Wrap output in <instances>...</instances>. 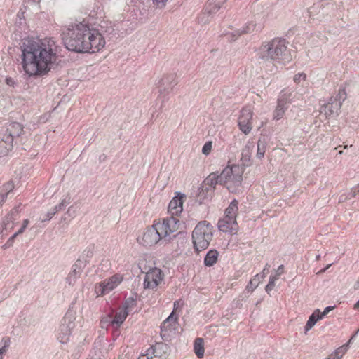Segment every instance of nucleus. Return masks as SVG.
<instances>
[{
  "instance_id": "obj_34",
  "label": "nucleus",
  "mask_w": 359,
  "mask_h": 359,
  "mask_svg": "<svg viewBox=\"0 0 359 359\" xmlns=\"http://www.w3.org/2000/svg\"><path fill=\"white\" fill-rule=\"evenodd\" d=\"M278 279V276H270L269 283L266 286V291L267 292H269L270 291H271L273 289V287L275 286V283Z\"/></svg>"
},
{
  "instance_id": "obj_53",
  "label": "nucleus",
  "mask_w": 359,
  "mask_h": 359,
  "mask_svg": "<svg viewBox=\"0 0 359 359\" xmlns=\"http://www.w3.org/2000/svg\"><path fill=\"white\" fill-rule=\"evenodd\" d=\"M343 154V151H339V154Z\"/></svg>"
},
{
  "instance_id": "obj_42",
  "label": "nucleus",
  "mask_w": 359,
  "mask_h": 359,
  "mask_svg": "<svg viewBox=\"0 0 359 359\" xmlns=\"http://www.w3.org/2000/svg\"><path fill=\"white\" fill-rule=\"evenodd\" d=\"M334 309V306H327L326 307L323 312L320 311V315L322 316L323 318L330 311Z\"/></svg>"
},
{
  "instance_id": "obj_32",
  "label": "nucleus",
  "mask_w": 359,
  "mask_h": 359,
  "mask_svg": "<svg viewBox=\"0 0 359 359\" xmlns=\"http://www.w3.org/2000/svg\"><path fill=\"white\" fill-rule=\"evenodd\" d=\"M264 276L263 275H259V274H257L254 278H252L250 281V287L252 290H254L255 288H256L258 285L259 284V283L262 281V280L263 279Z\"/></svg>"
},
{
  "instance_id": "obj_40",
  "label": "nucleus",
  "mask_w": 359,
  "mask_h": 359,
  "mask_svg": "<svg viewBox=\"0 0 359 359\" xmlns=\"http://www.w3.org/2000/svg\"><path fill=\"white\" fill-rule=\"evenodd\" d=\"M91 354L90 359H101L100 350H95Z\"/></svg>"
},
{
  "instance_id": "obj_47",
  "label": "nucleus",
  "mask_w": 359,
  "mask_h": 359,
  "mask_svg": "<svg viewBox=\"0 0 359 359\" xmlns=\"http://www.w3.org/2000/svg\"><path fill=\"white\" fill-rule=\"evenodd\" d=\"M167 1L168 0H154V1H155L157 6L159 7L164 6Z\"/></svg>"
},
{
  "instance_id": "obj_52",
  "label": "nucleus",
  "mask_w": 359,
  "mask_h": 359,
  "mask_svg": "<svg viewBox=\"0 0 359 359\" xmlns=\"http://www.w3.org/2000/svg\"><path fill=\"white\" fill-rule=\"evenodd\" d=\"M178 305H179V302H175L174 304V306L177 307V306H178Z\"/></svg>"
},
{
  "instance_id": "obj_21",
  "label": "nucleus",
  "mask_w": 359,
  "mask_h": 359,
  "mask_svg": "<svg viewBox=\"0 0 359 359\" xmlns=\"http://www.w3.org/2000/svg\"><path fill=\"white\" fill-rule=\"evenodd\" d=\"M352 338L348 341L346 344H344L338 348H337L332 353H331L327 359H341L345 355V353L348 351V345L351 341Z\"/></svg>"
},
{
  "instance_id": "obj_37",
  "label": "nucleus",
  "mask_w": 359,
  "mask_h": 359,
  "mask_svg": "<svg viewBox=\"0 0 359 359\" xmlns=\"http://www.w3.org/2000/svg\"><path fill=\"white\" fill-rule=\"evenodd\" d=\"M346 91L345 88H339L336 99L339 101H344L346 98Z\"/></svg>"
},
{
  "instance_id": "obj_10",
  "label": "nucleus",
  "mask_w": 359,
  "mask_h": 359,
  "mask_svg": "<svg viewBox=\"0 0 359 359\" xmlns=\"http://www.w3.org/2000/svg\"><path fill=\"white\" fill-rule=\"evenodd\" d=\"M164 278L163 271L158 268L150 269L144 276V288L149 290H156L162 283Z\"/></svg>"
},
{
  "instance_id": "obj_11",
  "label": "nucleus",
  "mask_w": 359,
  "mask_h": 359,
  "mask_svg": "<svg viewBox=\"0 0 359 359\" xmlns=\"http://www.w3.org/2000/svg\"><path fill=\"white\" fill-rule=\"evenodd\" d=\"M147 353L155 359H163L168 355L169 347L166 344L162 342L156 343L147 350Z\"/></svg>"
},
{
  "instance_id": "obj_12",
  "label": "nucleus",
  "mask_w": 359,
  "mask_h": 359,
  "mask_svg": "<svg viewBox=\"0 0 359 359\" xmlns=\"http://www.w3.org/2000/svg\"><path fill=\"white\" fill-rule=\"evenodd\" d=\"M184 195L174 197L170 202L168 205V212L170 214V217L176 218L179 214L182 213L183 210V198Z\"/></svg>"
},
{
  "instance_id": "obj_38",
  "label": "nucleus",
  "mask_w": 359,
  "mask_h": 359,
  "mask_svg": "<svg viewBox=\"0 0 359 359\" xmlns=\"http://www.w3.org/2000/svg\"><path fill=\"white\" fill-rule=\"evenodd\" d=\"M212 149V142H207L202 148V152L205 155H208Z\"/></svg>"
},
{
  "instance_id": "obj_25",
  "label": "nucleus",
  "mask_w": 359,
  "mask_h": 359,
  "mask_svg": "<svg viewBox=\"0 0 359 359\" xmlns=\"http://www.w3.org/2000/svg\"><path fill=\"white\" fill-rule=\"evenodd\" d=\"M204 183L205 185L215 188L216 184H220V175H218L215 172L210 174L205 180Z\"/></svg>"
},
{
  "instance_id": "obj_29",
  "label": "nucleus",
  "mask_w": 359,
  "mask_h": 359,
  "mask_svg": "<svg viewBox=\"0 0 359 359\" xmlns=\"http://www.w3.org/2000/svg\"><path fill=\"white\" fill-rule=\"evenodd\" d=\"M241 116L238 118V126L240 130L245 134H247V119L244 115V110L241 111Z\"/></svg>"
},
{
  "instance_id": "obj_33",
  "label": "nucleus",
  "mask_w": 359,
  "mask_h": 359,
  "mask_svg": "<svg viewBox=\"0 0 359 359\" xmlns=\"http://www.w3.org/2000/svg\"><path fill=\"white\" fill-rule=\"evenodd\" d=\"M113 319L111 316L103 317L100 320V326L102 328L107 329L110 325H112Z\"/></svg>"
},
{
  "instance_id": "obj_2",
  "label": "nucleus",
  "mask_w": 359,
  "mask_h": 359,
  "mask_svg": "<svg viewBox=\"0 0 359 359\" xmlns=\"http://www.w3.org/2000/svg\"><path fill=\"white\" fill-rule=\"evenodd\" d=\"M62 40L66 48L77 53H95L105 45V40L95 29L79 23L69 27L63 33Z\"/></svg>"
},
{
  "instance_id": "obj_20",
  "label": "nucleus",
  "mask_w": 359,
  "mask_h": 359,
  "mask_svg": "<svg viewBox=\"0 0 359 359\" xmlns=\"http://www.w3.org/2000/svg\"><path fill=\"white\" fill-rule=\"evenodd\" d=\"M219 252L216 250H210L204 259V264L206 266H213L217 261Z\"/></svg>"
},
{
  "instance_id": "obj_1",
  "label": "nucleus",
  "mask_w": 359,
  "mask_h": 359,
  "mask_svg": "<svg viewBox=\"0 0 359 359\" xmlns=\"http://www.w3.org/2000/svg\"><path fill=\"white\" fill-rule=\"evenodd\" d=\"M52 39H25L21 46L22 65L29 76H43L55 65L57 56Z\"/></svg>"
},
{
  "instance_id": "obj_41",
  "label": "nucleus",
  "mask_w": 359,
  "mask_h": 359,
  "mask_svg": "<svg viewBox=\"0 0 359 359\" xmlns=\"http://www.w3.org/2000/svg\"><path fill=\"white\" fill-rule=\"evenodd\" d=\"M351 194L352 197H355L358 194H359V184H356L351 189Z\"/></svg>"
},
{
  "instance_id": "obj_27",
  "label": "nucleus",
  "mask_w": 359,
  "mask_h": 359,
  "mask_svg": "<svg viewBox=\"0 0 359 359\" xmlns=\"http://www.w3.org/2000/svg\"><path fill=\"white\" fill-rule=\"evenodd\" d=\"M63 205V202H62L59 205H55V207L50 209L46 214L45 217L41 219V222H43L50 220L53 217V215H55L57 213V211L62 209Z\"/></svg>"
},
{
  "instance_id": "obj_35",
  "label": "nucleus",
  "mask_w": 359,
  "mask_h": 359,
  "mask_svg": "<svg viewBox=\"0 0 359 359\" xmlns=\"http://www.w3.org/2000/svg\"><path fill=\"white\" fill-rule=\"evenodd\" d=\"M306 74L304 72L297 73L294 76L293 80L296 83H299L301 81L306 80Z\"/></svg>"
},
{
  "instance_id": "obj_22",
  "label": "nucleus",
  "mask_w": 359,
  "mask_h": 359,
  "mask_svg": "<svg viewBox=\"0 0 359 359\" xmlns=\"http://www.w3.org/2000/svg\"><path fill=\"white\" fill-rule=\"evenodd\" d=\"M287 109V106H285L283 104L277 102V105L273 111V120L278 121L283 118Z\"/></svg>"
},
{
  "instance_id": "obj_17",
  "label": "nucleus",
  "mask_w": 359,
  "mask_h": 359,
  "mask_svg": "<svg viewBox=\"0 0 359 359\" xmlns=\"http://www.w3.org/2000/svg\"><path fill=\"white\" fill-rule=\"evenodd\" d=\"M226 0H208L205 6V9L212 15L215 14L221 8Z\"/></svg>"
},
{
  "instance_id": "obj_3",
  "label": "nucleus",
  "mask_w": 359,
  "mask_h": 359,
  "mask_svg": "<svg viewBox=\"0 0 359 359\" xmlns=\"http://www.w3.org/2000/svg\"><path fill=\"white\" fill-rule=\"evenodd\" d=\"M257 55L275 65H285L292 60L291 50L287 48L286 39L280 37L263 42L257 50Z\"/></svg>"
},
{
  "instance_id": "obj_30",
  "label": "nucleus",
  "mask_w": 359,
  "mask_h": 359,
  "mask_svg": "<svg viewBox=\"0 0 359 359\" xmlns=\"http://www.w3.org/2000/svg\"><path fill=\"white\" fill-rule=\"evenodd\" d=\"M13 229V223H9L6 221H2L0 224V238H2L4 235V231H8Z\"/></svg>"
},
{
  "instance_id": "obj_50",
  "label": "nucleus",
  "mask_w": 359,
  "mask_h": 359,
  "mask_svg": "<svg viewBox=\"0 0 359 359\" xmlns=\"http://www.w3.org/2000/svg\"><path fill=\"white\" fill-rule=\"evenodd\" d=\"M353 309L359 311V300L354 304Z\"/></svg>"
},
{
  "instance_id": "obj_43",
  "label": "nucleus",
  "mask_w": 359,
  "mask_h": 359,
  "mask_svg": "<svg viewBox=\"0 0 359 359\" xmlns=\"http://www.w3.org/2000/svg\"><path fill=\"white\" fill-rule=\"evenodd\" d=\"M284 273V266L283 265H280L278 266L277 271H276V274L274 276H278V278H279V276L280 275H282L283 273Z\"/></svg>"
},
{
  "instance_id": "obj_19",
  "label": "nucleus",
  "mask_w": 359,
  "mask_h": 359,
  "mask_svg": "<svg viewBox=\"0 0 359 359\" xmlns=\"http://www.w3.org/2000/svg\"><path fill=\"white\" fill-rule=\"evenodd\" d=\"M321 319H323V318L322 316L320 315V310L316 309L309 316V320L304 327L305 332L309 331L315 325V324Z\"/></svg>"
},
{
  "instance_id": "obj_23",
  "label": "nucleus",
  "mask_w": 359,
  "mask_h": 359,
  "mask_svg": "<svg viewBox=\"0 0 359 359\" xmlns=\"http://www.w3.org/2000/svg\"><path fill=\"white\" fill-rule=\"evenodd\" d=\"M20 210L19 207H15L12 209L9 213H8L4 217L3 221L8 222L9 223H13V226L15 224V222L17 221L20 217Z\"/></svg>"
},
{
  "instance_id": "obj_51",
  "label": "nucleus",
  "mask_w": 359,
  "mask_h": 359,
  "mask_svg": "<svg viewBox=\"0 0 359 359\" xmlns=\"http://www.w3.org/2000/svg\"><path fill=\"white\" fill-rule=\"evenodd\" d=\"M330 265H328L325 269H323V270L320 271V272H325L329 267H330Z\"/></svg>"
},
{
  "instance_id": "obj_54",
  "label": "nucleus",
  "mask_w": 359,
  "mask_h": 359,
  "mask_svg": "<svg viewBox=\"0 0 359 359\" xmlns=\"http://www.w3.org/2000/svg\"><path fill=\"white\" fill-rule=\"evenodd\" d=\"M347 147H348V146H347V145H345V146L344 147V149H347Z\"/></svg>"
},
{
  "instance_id": "obj_44",
  "label": "nucleus",
  "mask_w": 359,
  "mask_h": 359,
  "mask_svg": "<svg viewBox=\"0 0 359 359\" xmlns=\"http://www.w3.org/2000/svg\"><path fill=\"white\" fill-rule=\"evenodd\" d=\"M19 234L18 232L15 233L7 241L6 245H11L12 243L13 242L14 239L18 236Z\"/></svg>"
},
{
  "instance_id": "obj_6",
  "label": "nucleus",
  "mask_w": 359,
  "mask_h": 359,
  "mask_svg": "<svg viewBox=\"0 0 359 359\" xmlns=\"http://www.w3.org/2000/svg\"><path fill=\"white\" fill-rule=\"evenodd\" d=\"M213 236V226L210 222L201 221L192 231L194 250L199 252L208 248Z\"/></svg>"
},
{
  "instance_id": "obj_45",
  "label": "nucleus",
  "mask_w": 359,
  "mask_h": 359,
  "mask_svg": "<svg viewBox=\"0 0 359 359\" xmlns=\"http://www.w3.org/2000/svg\"><path fill=\"white\" fill-rule=\"evenodd\" d=\"M6 83L7 85L13 87H14L15 84V81L12 78H6Z\"/></svg>"
},
{
  "instance_id": "obj_24",
  "label": "nucleus",
  "mask_w": 359,
  "mask_h": 359,
  "mask_svg": "<svg viewBox=\"0 0 359 359\" xmlns=\"http://www.w3.org/2000/svg\"><path fill=\"white\" fill-rule=\"evenodd\" d=\"M176 320L177 317L175 316V312L172 311L171 314L167 318V319L162 323L161 325V332L167 331L169 330L170 326L176 323Z\"/></svg>"
},
{
  "instance_id": "obj_48",
  "label": "nucleus",
  "mask_w": 359,
  "mask_h": 359,
  "mask_svg": "<svg viewBox=\"0 0 359 359\" xmlns=\"http://www.w3.org/2000/svg\"><path fill=\"white\" fill-rule=\"evenodd\" d=\"M7 196L8 195L6 194H4L1 191V193H0V205H2V203L6 201Z\"/></svg>"
},
{
  "instance_id": "obj_36",
  "label": "nucleus",
  "mask_w": 359,
  "mask_h": 359,
  "mask_svg": "<svg viewBox=\"0 0 359 359\" xmlns=\"http://www.w3.org/2000/svg\"><path fill=\"white\" fill-rule=\"evenodd\" d=\"M14 184L11 182H8L3 185L1 188V192L6 194L7 195L13 189Z\"/></svg>"
},
{
  "instance_id": "obj_26",
  "label": "nucleus",
  "mask_w": 359,
  "mask_h": 359,
  "mask_svg": "<svg viewBox=\"0 0 359 359\" xmlns=\"http://www.w3.org/2000/svg\"><path fill=\"white\" fill-rule=\"evenodd\" d=\"M194 351L199 358H202L204 355L203 339L202 338H196L194 341Z\"/></svg>"
},
{
  "instance_id": "obj_46",
  "label": "nucleus",
  "mask_w": 359,
  "mask_h": 359,
  "mask_svg": "<svg viewBox=\"0 0 359 359\" xmlns=\"http://www.w3.org/2000/svg\"><path fill=\"white\" fill-rule=\"evenodd\" d=\"M138 359H155L151 355H149V353L140 355Z\"/></svg>"
},
{
  "instance_id": "obj_4",
  "label": "nucleus",
  "mask_w": 359,
  "mask_h": 359,
  "mask_svg": "<svg viewBox=\"0 0 359 359\" xmlns=\"http://www.w3.org/2000/svg\"><path fill=\"white\" fill-rule=\"evenodd\" d=\"M182 223H184V221L177 218L164 219L163 222L156 223L147 228L140 240V243L145 246H152L161 240L168 241L171 238L170 235L177 231Z\"/></svg>"
},
{
  "instance_id": "obj_16",
  "label": "nucleus",
  "mask_w": 359,
  "mask_h": 359,
  "mask_svg": "<svg viewBox=\"0 0 359 359\" xmlns=\"http://www.w3.org/2000/svg\"><path fill=\"white\" fill-rule=\"evenodd\" d=\"M292 91L285 88L280 91L277 102L288 107V104L292 102Z\"/></svg>"
},
{
  "instance_id": "obj_39",
  "label": "nucleus",
  "mask_w": 359,
  "mask_h": 359,
  "mask_svg": "<svg viewBox=\"0 0 359 359\" xmlns=\"http://www.w3.org/2000/svg\"><path fill=\"white\" fill-rule=\"evenodd\" d=\"M29 224V221L28 219H24L21 228L17 231L19 235L22 234L25 231V229L27 227Z\"/></svg>"
},
{
  "instance_id": "obj_28",
  "label": "nucleus",
  "mask_w": 359,
  "mask_h": 359,
  "mask_svg": "<svg viewBox=\"0 0 359 359\" xmlns=\"http://www.w3.org/2000/svg\"><path fill=\"white\" fill-rule=\"evenodd\" d=\"M212 18V15L207 12L204 8L203 11L198 17V21L201 25H206L210 21Z\"/></svg>"
},
{
  "instance_id": "obj_8",
  "label": "nucleus",
  "mask_w": 359,
  "mask_h": 359,
  "mask_svg": "<svg viewBox=\"0 0 359 359\" xmlns=\"http://www.w3.org/2000/svg\"><path fill=\"white\" fill-rule=\"evenodd\" d=\"M75 316L72 312H67L61 320L57 330V339L62 344H66L75 327Z\"/></svg>"
},
{
  "instance_id": "obj_18",
  "label": "nucleus",
  "mask_w": 359,
  "mask_h": 359,
  "mask_svg": "<svg viewBox=\"0 0 359 359\" xmlns=\"http://www.w3.org/2000/svg\"><path fill=\"white\" fill-rule=\"evenodd\" d=\"M127 307H124L116 312L113 318L112 325L118 327L128 316Z\"/></svg>"
},
{
  "instance_id": "obj_5",
  "label": "nucleus",
  "mask_w": 359,
  "mask_h": 359,
  "mask_svg": "<svg viewBox=\"0 0 359 359\" xmlns=\"http://www.w3.org/2000/svg\"><path fill=\"white\" fill-rule=\"evenodd\" d=\"M247 161L244 151L240 154L237 164L226 166L220 174V184L232 193H238L243 189L242 186L243 175Z\"/></svg>"
},
{
  "instance_id": "obj_14",
  "label": "nucleus",
  "mask_w": 359,
  "mask_h": 359,
  "mask_svg": "<svg viewBox=\"0 0 359 359\" xmlns=\"http://www.w3.org/2000/svg\"><path fill=\"white\" fill-rule=\"evenodd\" d=\"M22 130L23 128L22 125L19 123L14 122L9 124L6 130V133L4 135L11 137L13 140L15 137L20 136Z\"/></svg>"
},
{
  "instance_id": "obj_49",
  "label": "nucleus",
  "mask_w": 359,
  "mask_h": 359,
  "mask_svg": "<svg viewBox=\"0 0 359 359\" xmlns=\"http://www.w3.org/2000/svg\"><path fill=\"white\" fill-rule=\"evenodd\" d=\"M6 352V346H4L2 348H0V359H3V354Z\"/></svg>"
},
{
  "instance_id": "obj_9",
  "label": "nucleus",
  "mask_w": 359,
  "mask_h": 359,
  "mask_svg": "<svg viewBox=\"0 0 359 359\" xmlns=\"http://www.w3.org/2000/svg\"><path fill=\"white\" fill-rule=\"evenodd\" d=\"M123 280V277L121 274H115L111 278L104 280L95 285V292L97 297L103 296L109 293L116 288Z\"/></svg>"
},
{
  "instance_id": "obj_15",
  "label": "nucleus",
  "mask_w": 359,
  "mask_h": 359,
  "mask_svg": "<svg viewBox=\"0 0 359 359\" xmlns=\"http://www.w3.org/2000/svg\"><path fill=\"white\" fill-rule=\"evenodd\" d=\"M81 269L76 265H74L72 268L71 271L69 273L66 278L67 283L69 285H74L77 280L81 277Z\"/></svg>"
},
{
  "instance_id": "obj_7",
  "label": "nucleus",
  "mask_w": 359,
  "mask_h": 359,
  "mask_svg": "<svg viewBox=\"0 0 359 359\" xmlns=\"http://www.w3.org/2000/svg\"><path fill=\"white\" fill-rule=\"evenodd\" d=\"M238 211V201L233 200L225 210L224 217L218 222L219 231L235 234L238 229L236 217Z\"/></svg>"
},
{
  "instance_id": "obj_31",
  "label": "nucleus",
  "mask_w": 359,
  "mask_h": 359,
  "mask_svg": "<svg viewBox=\"0 0 359 359\" xmlns=\"http://www.w3.org/2000/svg\"><path fill=\"white\" fill-rule=\"evenodd\" d=\"M245 32V29H243L242 31H240V30H236L235 32L231 33V34H227V33H223L222 35H226V36H228V39L230 41H236L238 37L239 36H241V34H244Z\"/></svg>"
},
{
  "instance_id": "obj_13",
  "label": "nucleus",
  "mask_w": 359,
  "mask_h": 359,
  "mask_svg": "<svg viewBox=\"0 0 359 359\" xmlns=\"http://www.w3.org/2000/svg\"><path fill=\"white\" fill-rule=\"evenodd\" d=\"M13 141L11 137L4 135L0 141V156H6L13 147Z\"/></svg>"
}]
</instances>
